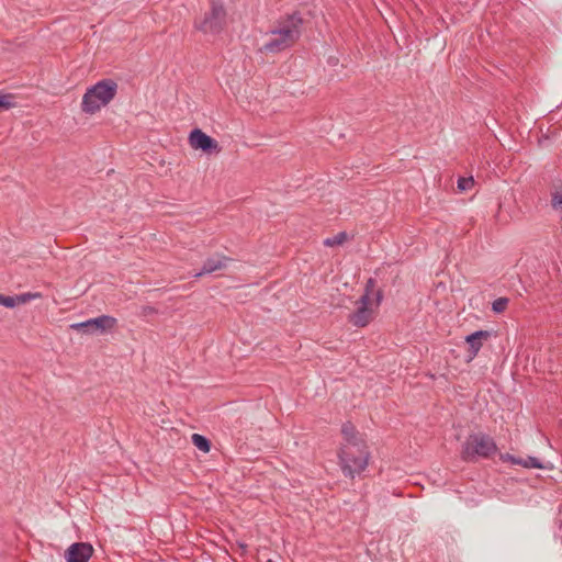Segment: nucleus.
Instances as JSON below:
<instances>
[{"mask_svg":"<svg viewBox=\"0 0 562 562\" xmlns=\"http://www.w3.org/2000/svg\"><path fill=\"white\" fill-rule=\"evenodd\" d=\"M336 458L341 474L350 480L360 476L371 464L372 453L368 438L351 422H345L340 427Z\"/></svg>","mask_w":562,"mask_h":562,"instance_id":"1","label":"nucleus"},{"mask_svg":"<svg viewBox=\"0 0 562 562\" xmlns=\"http://www.w3.org/2000/svg\"><path fill=\"white\" fill-rule=\"evenodd\" d=\"M119 83L113 78H103L87 87L81 101L80 111L86 116H94L106 109L116 98Z\"/></svg>","mask_w":562,"mask_h":562,"instance_id":"2","label":"nucleus"},{"mask_svg":"<svg viewBox=\"0 0 562 562\" xmlns=\"http://www.w3.org/2000/svg\"><path fill=\"white\" fill-rule=\"evenodd\" d=\"M383 300L382 289L374 279L366 282L362 295L355 302L348 322L358 328L367 327L375 318Z\"/></svg>","mask_w":562,"mask_h":562,"instance_id":"3","label":"nucleus"},{"mask_svg":"<svg viewBox=\"0 0 562 562\" xmlns=\"http://www.w3.org/2000/svg\"><path fill=\"white\" fill-rule=\"evenodd\" d=\"M231 24V16L223 0H210L209 8L200 16L195 18L194 29L210 36L225 33Z\"/></svg>","mask_w":562,"mask_h":562,"instance_id":"4","label":"nucleus"},{"mask_svg":"<svg viewBox=\"0 0 562 562\" xmlns=\"http://www.w3.org/2000/svg\"><path fill=\"white\" fill-rule=\"evenodd\" d=\"M498 452L495 440L481 431L471 432L462 442L460 457L465 462H476L480 459H491Z\"/></svg>","mask_w":562,"mask_h":562,"instance_id":"5","label":"nucleus"},{"mask_svg":"<svg viewBox=\"0 0 562 562\" xmlns=\"http://www.w3.org/2000/svg\"><path fill=\"white\" fill-rule=\"evenodd\" d=\"M188 145L194 153L206 157H216L223 151V146L220 140L199 127L192 128L189 132Z\"/></svg>","mask_w":562,"mask_h":562,"instance_id":"6","label":"nucleus"},{"mask_svg":"<svg viewBox=\"0 0 562 562\" xmlns=\"http://www.w3.org/2000/svg\"><path fill=\"white\" fill-rule=\"evenodd\" d=\"M297 37L294 30H279L271 33L267 42L263 44V50L267 53H276L291 46Z\"/></svg>","mask_w":562,"mask_h":562,"instance_id":"7","label":"nucleus"},{"mask_svg":"<svg viewBox=\"0 0 562 562\" xmlns=\"http://www.w3.org/2000/svg\"><path fill=\"white\" fill-rule=\"evenodd\" d=\"M116 319L114 317L103 315L82 323L72 324L70 327L75 330H83L85 333H105L114 329Z\"/></svg>","mask_w":562,"mask_h":562,"instance_id":"8","label":"nucleus"},{"mask_svg":"<svg viewBox=\"0 0 562 562\" xmlns=\"http://www.w3.org/2000/svg\"><path fill=\"white\" fill-rule=\"evenodd\" d=\"M492 337L488 330H476L464 337L465 353L468 361L477 357L486 341Z\"/></svg>","mask_w":562,"mask_h":562,"instance_id":"9","label":"nucleus"},{"mask_svg":"<svg viewBox=\"0 0 562 562\" xmlns=\"http://www.w3.org/2000/svg\"><path fill=\"white\" fill-rule=\"evenodd\" d=\"M94 549L88 542H76L65 551L67 562H89L93 555Z\"/></svg>","mask_w":562,"mask_h":562,"instance_id":"10","label":"nucleus"},{"mask_svg":"<svg viewBox=\"0 0 562 562\" xmlns=\"http://www.w3.org/2000/svg\"><path fill=\"white\" fill-rule=\"evenodd\" d=\"M501 460L505 463L517 464L526 469H544V465L535 457L517 458L509 453L501 456Z\"/></svg>","mask_w":562,"mask_h":562,"instance_id":"11","label":"nucleus"},{"mask_svg":"<svg viewBox=\"0 0 562 562\" xmlns=\"http://www.w3.org/2000/svg\"><path fill=\"white\" fill-rule=\"evenodd\" d=\"M227 260L228 259L226 257L209 259L203 266V273H212L224 269L226 267Z\"/></svg>","mask_w":562,"mask_h":562,"instance_id":"12","label":"nucleus"},{"mask_svg":"<svg viewBox=\"0 0 562 562\" xmlns=\"http://www.w3.org/2000/svg\"><path fill=\"white\" fill-rule=\"evenodd\" d=\"M192 443L202 452L207 453L211 450V443L210 441L202 435L193 434L192 437Z\"/></svg>","mask_w":562,"mask_h":562,"instance_id":"13","label":"nucleus"},{"mask_svg":"<svg viewBox=\"0 0 562 562\" xmlns=\"http://www.w3.org/2000/svg\"><path fill=\"white\" fill-rule=\"evenodd\" d=\"M347 238H348L347 234L341 232V233H338L337 235H335L333 237L326 238L324 240V245L327 246V247L340 246L344 243H346Z\"/></svg>","mask_w":562,"mask_h":562,"instance_id":"14","label":"nucleus"},{"mask_svg":"<svg viewBox=\"0 0 562 562\" xmlns=\"http://www.w3.org/2000/svg\"><path fill=\"white\" fill-rule=\"evenodd\" d=\"M15 105L14 97L10 93L0 92V111L9 110Z\"/></svg>","mask_w":562,"mask_h":562,"instance_id":"15","label":"nucleus"},{"mask_svg":"<svg viewBox=\"0 0 562 562\" xmlns=\"http://www.w3.org/2000/svg\"><path fill=\"white\" fill-rule=\"evenodd\" d=\"M474 187V179L472 177H462L458 180V189L461 192L470 191Z\"/></svg>","mask_w":562,"mask_h":562,"instance_id":"16","label":"nucleus"},{"mask_svg":"<svg viewBox=\"0 0 562 562\" xmlns=\"http://www.w3.org/2000/svg\"><path fill=\"white\" fill-rule=\"evenodd\" d=\"M507 305H508V299H506V297H498L497 300H495L493 302L492 310L495 313H503L507 308Z\"/></svg>","mask_w":562,"mask_h":562,"instance_id":"17","label":"nucleus"},{"mask_svg":"<svg viewBox=\"0 0 562 562\" xmlns=\"http://www.w3.org/2000/svg\"><path fill=\"white\" fill-rule=\"evenodd\" d=\"M0 305L12 308L19 305L18 296H5L0 294Z\"/></svg>","mask_w":562,"mask_h":562,"instance_id":"18","label":"nucleus"},{"mask_svg":"<svg viewBox=\"0 0 562 562\" xmlns=\"http://www.w3.org/2000/svg\"><path fill=\"white\" fill-rule=\"evenodd\" d=\"M551 204L554 210L562 213V189L553 193Z\"/></svg>","mask_w":562,"mask_h":562,"instance_id":"19","label":"nucleus"},{"mask_svg":"<svg viewBox=\"0 0 562 562\" xmlns=\"http://www.w3.org/2000/svg\"><path fill=\"white\" fill-rule=\"evenodd\" d=\"M40 297H41L40 293H24V294L18 295L19 304H25L32 300H36Z\"/></svg>","mask_w":562,"mask_h":562,"instance_id":"20","label":"nucleus"}]
</instances>
